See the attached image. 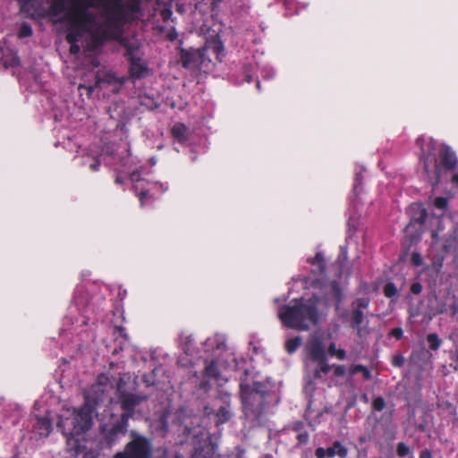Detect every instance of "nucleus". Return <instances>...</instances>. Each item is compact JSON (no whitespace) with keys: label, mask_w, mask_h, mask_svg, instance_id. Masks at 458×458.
<instances>
[{"label":"nucleus","mask_w":458,"mask_h":458,"mask_svg":"<svg viewBox=\"0 0 458 458\" xmlns=\"http://www.w3.org/2000/svg\"><path fill=\"white\" fill-rule=\"evenodd\" d=\"M93 7L94 4L91 3L71 0V6L64 18L68 23V30L81 36L88 34L86 49L90 52H95L109 40L115 39L117 33L123 27L107 25V19L100 23L94 13L89 10Z\"/></svg>","instance_id":"nucleus-1"},{"label":"nucleus","mask_w":458,"mask_h":458,"mask_svg":"<svg viewBox=\"0 0 458 458\" xmlns=\"http://www.w3.org/2000/svg\"><path fill=\"white\" fill-rule=\"evenodd\" d=\"M321 298L313 294L310 298H296L290 304L280 307L278 318L284 327L297 331H308L318 325Z\"/></svg>","instance_id":"nucleus-2"},{"label":"nucleus","mask_w":458,"mask_h":458,"mask_svg":"<svg viewBox=\"0 0 458 458\" xmlns=\"http://www.w3.org/2000/svg\"><path fill=\"white\" fill-rule=\"evenodd\" d=\"M270 392L261 382L240 384V397L244 416L256 425H261L264 420L267 398Z\"/></svg>","instance_id":"nucleus-3"},{"label":"nucleus","mask_w":458,"mask_h":458,"mask_svg":"<svg viewBox=\"0 0 458 458\" xmlns=\"http://www.w3.org/2000/svg\"><path fill=\"white\" fill-rule=\"evenodd\" d=\"M425 141V139L422 137H419L416 140L417 146L421 148L422 155L421 159L423 161V169L427 175L429 176L430 174V166L429 162L430 156L429 153H426L423 149L422 143ZM434 161V174L437 181L439 180L441 175V171H453L456 168L458 160L454 151L446 144H442L438 149L437 158H433Z\"/></svg>","instance_id":"nucleus-4"},{"label":"nucleus","mask_w":458,"mask_h":458,"mask_svg":"<svg viewBox=\"0 0 458 458\" xmlns=\"http://www.w3.org/2000/svg\"><path fill=\"white\" fill-rule=\"evenodd\" d=\"M57 426L62 428L63 434L71 430L73 435H82L92 426V411L86 405L74 410L71 418H60Z\"/></svg>","instance_id":"nucleus-5"},{"label":"nucleus","mask_w":458,"mask_h":458,"mask_svg":"<svg viewBox=\"0 0 458 458\" xmlns=\"http://www.w3.org/2000/svg\"><path fill=\"white\" fill-rule=\"evenodd\" d=\"M131 440L126 444L123 451L117 453L114 458H151L153 454L152 441L150 438L131 431Z\"/></svg>","instance_id":"nucleus-6"},{"label":"nucleus","mask_w":458,"mask_h":458,"mask_svg":"<svg viewBox=\"0 0 458 458\" xmlns=\"http://www.w3.org/2000/svg\"><path fill=\"white\" fill-rule=\"evenodd\" d=\"M370 299L369 297H360L356 299L352 302V310L350 313L349 323L350 327L356 333L357 337L361 338L369 335V330L368 328L369 322L365 323L364 310H367L369 306Z\"/></svg>","instance_id":"nucleus-7"},{"label":"nucleus","mask_w":458,"mask_h":458,"mask_svg":"<svg viewBox=\"0 0 458 458\" xmlns=\"http://www.w3.org/2000/svg\"><path fill=\"white\" fill-rule=\"evenodd\" d=\"M206 52L207 50L204 47L198 49L191 47L186 49L179 47V62L185 69L200 70L207 60Z\"/></svg>","instance_id":"nucleus-8"},{"label":"nucleus","mask_w":458,"mask_h":458,"mask_svg":"<svg viewBox=\"0 0 458 458\" xmlns=\"http://www.w3.org/2000/svg\"><path fill=\"white\" fill-rule=\"evenodd\" d=\"M130 414H122L118 420L111 425H103L101 434L103 441L111 447L119 438L120 435L125 434L128 428Z\"/></svg>","instance_id":"nucleus-9"},{"label":"nucleus","mask_w":458,"mask_h":458,"mask_svg":"<svg viewBox=\"0 0 458 458\" xmlns=\"http://www.w3.org/2000/svg\"><path fill=\"white\" fill-rule=\"evenodd\" d=\"M418 209V216H412L410 223L405 226L404 233L410 237L411 242H416L421 235V227L424 225L428 213L425 208H421L419 206H411L413 209Z\"/></svg>","instance_id":"nucleus-10"},{"label":"nucleus","mask_w":458,"mask_h":458,"mask_svg":"<svg viewBox=\"0 0 458 458\" xmlns=\"http://www.w3.org/2000/svg\"><path fill=\"white\" fill-rule=\"evenodd\" d=\"M20 5V12L28 18H45L47 12L43 5L42 0H17Z\"/></svg>","instance_id":"nucleus-11"},{"label":"nucleus","mask_w":458,"mask_h":458,"mask_svg":"<svg viewBox=\"0 0 458 458\" xmlns=\"http://www.w3.org/2000/svg\"><path fill=\"white\" fill-rule=\"evenodd\" d=\"M124 56L130 62L129 72L131 77L132 79L143 78L148 72V67L140 57L134 56L133 49L131 47L126 49Z\"/></svg>","instance_id":"nucleus-12"},{"label":"nucleus","mask_w":458,"mask_h":458,"mask_svg":"<svg viewBox=\"0 0 458 458\" xmlns=\"http://www.w3.org/2000/svg\"><path fill=\"white\" fill-rule=\"evenodd\" d=\"M145 398H142L137 394L123 392L119 396V402L121 408L125 411L123 414H130V419L132 417L134 409L139 405Z\"/></svg>","instance_id":"nucleus-13"},{"label":"nucleus","mask_w":458,"mask_h":458,"mask_svg":"<svg viewBox=\"0 0 458 458\" xmlns=\"http://www.w3.org/2000/svg\"><path fill=\"white\" fill-rule=\"evenodd\" d=\"M309 354L313 361L323 360L327 357L324 344L319 337H314L310 340L309 344Z\"/></svg>","instance_id":"nucleus-14"},{"label":"nucleus","mask_w":458,"mask_h":458,"mask_svg":"<svg viewBox=\"0 0 458 458\" xmlns=\"http://www.w3.org/2000/svg\"><path fill=\"white\" fill-rule=\"evenodd\" d=\"M63 435L66 437V446L69 453L75 456L82 453L84 446L79 439L81 435H73L71 430H66V434Z\"/></svg>","instance_id":"nucleus-15"},{"label":"nucleus","mask_w":458,"mask_h":458,"mask_svg":"<svg viewBox=\"0 0 458 458\" xmlns=\"http://www.w3.org/2000/svg\"><path fill=\"white\" fill-rule=\"evenodd\" d=\"M49 3V9L47 13L57 16L65 11H69L71 6V0H47Z\"/></svg>","instance_id":"nucleus-16"},{"label":"nucleus","mask_w":458,"mask_h":458,"mask_svg":"<svg viewBox=\"0 0 458 458\" xmlns=\"http://www.w3.org/2000/svg\"><path fill=\"white\" fill-rule=\"evenodd\" d=\"M34 429L39 436L47 437L52 431L51 420L47 417H38Z\"/></svg>","instance_id":"nucleus-17"},{"label":"nucleus","mask_w":458,"mask_h":458,"mask_svg":"<svg viewBox=\"0 0 458 458\" xmlns=\"http://www.w3.org/2000/svg\"><path fill=\"white\" fill-rule=\"evenodd\" d=\"M330 295L335 301V310H338L344 301V293L338 281L334 280L330 283Z\"/></svg>","instance_id":"nucleus-18"},{"label":"nucleus","mask_w":458,"mask_h":458,"mask_svg":"<svg viewBox=\"0 0 458 458\" xmlns=\"http://www.w3.org/2000/svg\"><path fill=\"white\" fill-rule=\"evenodd\" d=\"M327 458H333L338 455L340 458H347L348 449L342 445L338 440H335L333 445L327 448Z\"/></svg>","instance_id":"nucleus-19"},{"label":"nucleus","mask_w":458,"mask_h":458,"mask_svg":"<svg viewBox=\"0 0 458 458\" xmlns=\"http://www.w3.org/2000/svg\"><path fill=\"white\" fill-rule=\"evenodd\" d=\"M171 132L174 140L179 143H184L188 140V128L182 123H175Z\"/></svg>","instance_id":"nucleus-20"},{"label":"nucleus","mask_w":458,"mask_h":458,"mask_svg":"<svg viewBox=\"0 0 458 458\" xmlns=\"http://www.w3.org/2000/svg\"><path fill=\"white\" fill-rule=\"evenodd\" d=\"M83 36L77 34L75 32L70 31L67 30V33L65 36V40L70 44V53L72 55H77L81 51V47L79 46V41Z\"/></svg>","instance_id":"nucleus-21"},{"label":"nucleus","mask_w":458,"mask_h":458,"mask_svg":"<svg viewBox=\"0 0 458 458\" xmlns=\"http://www.w3.org/2000/svg\"><path fill=\"white\" fill-rule=\"evenodd\" d=\"M431 358L432 354L429 351L420 348L418 351H412L410 360L411 362L419 364L420 362L427 363L428 361H430Z\"/></svg>","instance_id":"nucleus-22"},{"label":"nucleus","mask_w":458,"mask_h":458,"mask_svg":"<svg viewBox=\"0 0 458 458\" xmlns=\"http://www.w3.org/2000/svg\"><path fill=\"white\" fill-rule=\"evenodd\" d=\"M315 362H317V368L314 371V377L316 378H321L323 374H327L332 369V366L327 363V357L323 360H317Z\"/></svg>","instance_id":"nucleus-23"},{"label":"nucleus","mask_w":458,"mask_h":458,"mask_svg":"<svg viewBox=\"0 0 458 458\" xmlns=\"http://www.w3.org/2000/svg\"><path fill=\"white\" fill-rule=\"evenodd\" d=\"M430 310L434 315L443 314L447 311V302L445 300L435 296V303H431Z\"/></svg>","instance_id":"nucleus-24"},{"label":"nucleus","mask_w":458,"mask_h":458,"mask_svg":"<svg viewBox=\"0 0 458 458\" xmlns=\"http://www.w3.org/2000/svg\"><path fill=\"white\" fill-rule=\"evenodd\" d=\"M349 373L351 375H355L357 373H362V377L365 380H370L372 377L371 371L362 364L352 365L349 368Z\"/></svg>","instance_id":"nucleus-25"},{"label":"nucleus","mask_w":458,"mask_h":458,"mask_svg":"<svg viewBox=\"0 0 458 458\" xmlns=\"http://www.w3.org/2000/svg\"><path fill=\"white\" fill-rule=\"evenodd\" d=\"M232 417V412L229 405L221 406L216 412L217 424H224L227 422Z\"/></svg>","instance_id":"nucleus-26"},{"label":"nucleus","mask_w":458,"mask_h":458,"mask_svg":"<svg viewBox=\"0 0 458 458\" xmlns=\"http://www.w3.org/2000/svg\"><path fill=\"white\" fill-rule=\"evenodd\" d=\"M204 376L209 378L218 379L220 377V371L216 361L212 360L208 364L204 369Z\"/></svg>","instance_id":"nucleus-27"},{"label":"nucleus","mask_w":458,"mask_h":458,"mask_svg":"<svg viewBox=\"0 0 458 458\" xmlns=\"http://www.w3.org/2000/svg\"><path fill=\"white\" fill-rule=\"evenodd\" d=\"M309 262L313 266H317L320 273H325L326 261L321 252H318L315 257L309 259Z\"/></svg>","instance_id":"nucleus-28"},{"label":"nucleus","mask_w":458,"mask_h":458,"mask_svg":"<svg viewBox=\"0 0 458 458\" xmlns=\"http://www.w3.org/2000/svg\"><path fill=\"white\" fill-rule=\"evenodd\" d=\"M301 338L300 336H295L293 338L288 339L285 342L284 347L289 354H293L301 346Z\"/></svg>","instance_id":"nucleus-29"},{"label":"nucleus","mask_w":458,"mask_h":458,"mask_svg":"<svg viewBox=\"0 0 458 458\" xmlns=\"http://www.w3.org/2000/svg\"><path fill=\"white\" fill-rule=\"evenodd\" d=\"M427 342L428 344L429 349L434 352L437 351L442 344V339H440L438 335L436 333L428 334L427 335Z\"/></svg>","instance_id":"nucleus-30"},{"label":"nucleus","mask_w":458,"mask_h":458,"mask_svg":"<svg viewBox=\"0 0 458 458\" xmlns=\"http://www.w3.org/2000/svg\"><path fill=\"white\" fill-rule=\"evenodd\" d=\"M383 293L386 297L393 298L397 296L398 290L393 282H387L384 286Z\"/></svg>","instance_id":"nucleus-31"},{"label":"nucleus","mask_w":458,"mask_h":458,"mask_svg":"<svg viewBox=\"0 0 458 458\" xmlns=\"http://www.w3.org/2000/svg\"><path fill=\"white\" fill-rule=\"evenodd\" d=\"M32 35V29L28 23H22L18 31V37L24 38Z\"/></svg>","instance_id":"nucleus-32"},{"label":"nucleus","mask_w":458,"mask_h":458,"mask_svg":"<svg viewBox=\"0 0 458 458\" xmlns=\"http://www.w3.org/2000/svg\"><path fill=\"white\" fill-rule=\"evenodd\" d=\"M372 408L376 411H382L386 408V401L382 396L376 397L372 402Z\"/></svg>","instance_id":"nucleus-33"},{"label":"nucleus","mask_w":458,"mask_h":458,"mask_svg":"<svg viewBox=\"0 0 458 458\" xmlns=\"http://www.w3.org/2000/svg\"><path fill=\"white\" fill-rule=\"evenodd\" d=\"M410 447L403 442H400L396 446V454L399 457H405L410 454Z\"/></svg>","instance_id":"nucleus-34"},{"label":"nucleus","mask_w":458,"mask_h":458,"mask_svg":"<svg viewBox=\"0 0 458 458\" xmlns=\"http://www.w3.org/2000/svg\"><path fill=\"white\" fill-rule=\"evenodd\" d=\"M113 335H115V337H122L124 341L128 340V335L125 332V328L122 326H115L114 327Z\"/></svg>","instance_id":"nucleus-35"},{"label":"nucleus","mask_w":458,"mask_h":458,"mask_svg":"<svg viewBox=\"0 0 458 458\" xmlns=\"http://www.w3.org/2000/svg\"><path fill=\"white\" fill-rule=\"evenodd\" d=\"M434 205L437 208L444 210L448 206V199L445 197H437L435 199Z\"/></svg>","instance_id":"nucleus-36"},{"label":"nucleus","mask_w":458,"mask_h":458,"mask_svg":"<svg viewBox=\"0 0 458 458\" xmlns=\"http://www.w3.org/2000/svg\"><path fill=\"white\" fill-rule=\"evenodd\" d=\"M391 364L395 368L403 367L404 364V357L402 354H396L393 356Z\"/></svg>","instance_id":"nucleus-37"},{"label":"nucleus","mask_w":458,"mask_h":458,"mask_svg":"<svg viewBox=\"0 0 458 458\" xmlns=\"http://www.w3.org/2000/svg\"><path fill=\"white\" fill-rule=\"evenodd\" d=\"M389 337H394L396 340H400L403 336V330L402 327L392 328L388 333Z\"/></svg>","instance_id":"nucleus-38"},{"label":"nucleus","mask_w":458,"mask_h":458,"mask_svg":"<svg viewBox=\"0 0 458 458\" xmlns=\"http://www.w3.org/2000/svg\"><path fill=\"white\" fill-rule=\"evenodd\" d=\"M334 376L336 377H344L346 373V369L344 365H333Z\"/></svg>","instance_id":"nucleus-39"},{"label":"nucleus","mask_w":458,"mask_h":458,"mask_svg":"<svg viewBox=\"0 0 458 458\" xmlns=\"http://www.w3.org/2000/svg\"><path fill=\"white\" fill-rule=\"evenodd\" d=\"M296 438L299 445H304L308 443L310 435L307 431H301L297 434Z\"/></svg>","instance_id":"nucleus-40"},{"label":"nucleus","mask_w":458,"mask_h":458,"mask_svg":"<svg viewBox=\"0 0 458 458\" xmlns=\"http://www.w3.org/2000/svg\"><path fill=\"white\" fill-rule=\"evenodd\" d=\"M137 196L139 198L140 207H144L145 200L148 197V190L141 189L140 191H137Z\"/></svg>","instance_id":"nucleus-41"},{"label":"nucleus","mask_w":458,"mask_h":458,"mask_svg":"<svg viewBox=\"0 0 458 458\" xmlns=\"http://www.w3.org/2000/svg\"><path fill=\"white\" fill-rule=\"evenodd\" d=\"M173 12L170 8H164L160 12V16L163 20V21L166 22L172 18Z\"/></svg>","instance_id":"nucleus-42"},{"label":"nucleus","mask_w":458,"mask_h":458,"mask_svg":"<svg viewBox=\"0 0 458 458\" xmlns=\"http://www.w3.org/2000/svg\"><path fill=\"white\" fill-rule=\"evenodd\" d=\"M422 289V284L420 282H414L411 284L410 291L411 293L418 295L421 293Z\"/></svg>","instance_id":"nucleus-43"},{"label":"nucleus","mask_w":458,"mask_h":458,"mask_svg":"<svg viewBox=\"0 0 458 458\" xmlns=\"http://www.w3.org/2000/svg\"><path fill=\"white\" fill-rule=\"evenodd\" d=\"M177 37H178V33L174 27L171 28L166 34V38L169 41H174L177 38Z\"/></svg>","instance_id":"nucleus-44"},{"label":"nucleus","mask_w":458,"mask_h":458,"mask_svg":"<svg viewBox=\"0 0 458 458\" xmlns=\"http://www.w3.org/2000/svg\"><path fill=\"white\" fill-rule=\"evenodd\" d=\"M315 455L317 458H326L327 457V449L323 447H318L315 451Z\"/></svg>","instance_id":"nucleus-45"},{"label":"nucleus","mask_w":458,"mask_h":458,"mask_svg":"<svg viewBox=\"0 0 458 458\" xmlns=\"http://www.w3.org/2000/svg\"><path fill=\"white\" fill-rule=\"evenodd\" d=\"M421 261H422V259L419 253H413L411 255V262L414 266H417V267L420 266Z\"/></svg>","instance_id":"nucleus-46"},{"label":"nucleus","mask_w":458,"mask_h":458,"mask_svg":"<svg viewBox=\"0 0 458 458\" xmlns=\"http://www.w3.org/2000/svg\"><path fill=\"white\" fill-rule=\"evenodd\" d=\"M451 316L454 317L458 312V300L454 299L450 305Z\"/></svg>","instance_id":"nucleus-47"},{"label":"nucleus","mask_w":458,"mask_h":458,"mask_svg":"<svg viewBox=\"0 0 458 458\" xmlns=\"http://www.w3.org/2000/svg\"><path fill=\"white\" fill-rule=\"evenodd\" d=\"M303 428L304 423L302 421H295L292 426L293 430L297 433L301 432Z\"/></svg>","instance_id":"nucleus-48"},{"label":"nucleus","mask_w":458,"mask_h":458,"mask_svg":"<svg viewBox=\"0 0 458 458\" xmlns=\"http://www.w3.org/2000/svg\"><path fill=\"white\" fill-rule=\"evenodd\" d=\"M335 356L337 359H339V360H344V359L346 358V352H345V350H344V349H338V350L335 352Z\"/></svg>","instance_id":"nucleus-49"},{"label":"nucleus","mask_w":458,"mask_h":458,"mask_svg":"<svg viewBox=\"0 0 458 458\" xmlns=\"http://www.w3.org/2000/svg\"><path fill=\"white\" fill-rule=\"evenodd\" d=\"M420 458H433L432 453L428 449H423L420 454Z\"/></svg>","instance_id":"nucleus-50"},{"label":"nucleus","mask_w":458,"mask_h":458,"mask_svg":"<svg viewBox=\"0 0 458 458\" xmlns=\"http://www.w3.org/2000/svg\"><path fill=\"white\" fill-rule=\"evenodd\" d=\"M156 187L158 188V190H160L162 192H165L168 190L167 183L164 182H156Z\"/></svg>","instance_id":"nucleus-51"},{"label":"nucleus","mask_w":458,"mask_h":458,"mask_svg":"<svg viewBox=\"0 0 458 458\" xmlns=\"http://www.w3.org/2000/svg\"><path fill=\"white\" fill-rule=\"evenodd\" d=\"M100 162L98 160H96L92 164H90L89 168L91 171L96 172L99 169Z\"/></svg>","instance_id":"nucleus-52"},{"label":"nucleus","mask_w":458,"mask_h":458,"mask_svg":"<svg viewBox=\"0 0 458 458\" xmlns=\"http://www.w3.org/2000/svg\"><path fill=\"white\" fill-rule=\"evenodd\" d=\"M338 349H336L335 347V344L334 343H332L329 347H328V353L331 355V356H335V352L337 351Z\"/></svg>","instance_id":"nucleus-53"},{"label":"nucleus","mask_w":458,"mask_h":458,"mask_svg":"<svg viewBox=\"0 0 458 458\" xmlns=\"http://www.w3.org/2000/svg\"><path fill=\"white\" fill-rule=\"evenodd\" d=\"M20 64L19 58L17 56H13L12 58L11 63L9 64L10 66H16Z\"/></svg>","instance_id":"nucleus-54"},{"label":"nucleus","mask_w":458,"mask_h":458,"mask_svg":"<svg viewBox=\"0 0 458 458\" xmlns=\"http://www.w3.org/2000/svg\"><path fill=\"white\" fill-rule=\"evenodd\" d=\"M140 174L138 172H133L131 174V181H138L139 180Z\"/></svg>","instance_id":"nucleus-55"},{"label":"nucleus","mask_w":458,"mask_h":458,"mask_svg":"<svg viewBox=\"0 0 458 458\" xmlns=\"http://www.w3.org/2000/svg\"><path fill=\"white\" fill-rule=\"evenodd\" d=\"M452 182L458 187V174H454L452 176Z\"/></svg>","instance_id":"nucleus-56"},{"label":"nucleus","mask_w":458,"mask_h":458,"mask_svg":"<svg viewBox=\"0 0 458 458\" xmlns=\"http://www.w3.org/2000/svg\"><path fill=\"white\" fill-rule=\"evenodd\" d=\"M368 437L366 436H360L359 438H358V441L360 444H364L368 441Z\"/></svg>","instance_id":"nucleus-57"},{"label":"nucleus","mask_w":458,"mask_h":458,"mask_svg":"<svg viewBox=\"0 0 458 458\" xmlns=\"http://www.w3.org/2000/svg\"><path fill=\"white\" fill-rule=\"evenodd\" d=\"M114 182L117 184H123V178L121 176H116Z\"/></svg>","instance_id":"nucleus-58"},{"label":"nucleus","mask_w":458,"mask_h":458,"mask_svg":"<svg viewBox=\"0 0 458 458\" xmlns=\"http://www.w3.org/2000/svg\"><path fill=\"white\" fill-rule=\"evenodd\" d=\"M183 433H184L187 437H189V436H191V430L189 428L185 427Z\"/></svg>","instance_id":"nucleus-59"},{"label":"nucleus","mask_w":458,"mask_h":458,"mask_svg":"<svg viewBox=\"0 0 458 458\" xmlns=\"http://www.w3.org/2000/svg\"><path fill=\"white\" fill-rule=\"evenodd\" d=\"M454 361L456 363V366L454 367V369H458V351L456 352Z\"/></svg>","instance_id":"nucleus-60"},{"label":"nucleus","mask_w":458,"mask_h":458,"mask_svg":"<svg viewBox=\"0 0 458 458\" xmlns=\"http://www.w3.org/2000/svg\"><path fill=\"white\" fill-rule=\"evenodd\" d=\"M215 50H216L217 53H219L220 51H222V50H223V47H222V46H216V47H215Z\"/></svg>","instance_id":"nucleus-61"},{"label":"nucleus","mask_w":458,"mask_h":458,"mask_svg":"<svg viewBox=\"0 0 458 458\" xmlns=\"http://www.w3.org/2000/svg\"><path fill=\"white\" fill-rule=\"evenodd\" d=\"M251 79H252V78H251V76H250V75H249V74H247V75H246V80H247V81H248V82H250V81H251Z\"/></svg>","instance_id":"nucleus-62"},{"label":"nucleus","mask_w":458,"mask_h":458,"mask_svg":"<svg viewBox=\"0 0 458 458\" xmlns=\"http://www.w3.org/2000/svg\"><path fill=\"white\" fill-rule=\"evenodd\" d=\"M356 182H357V183H356L355 187H357V185H358V184H360V183H361V182H360V177H357V178H356Z\"/></svg>","instance_id":"nucleus-63"},{"label":"nucleus","mask_w":458,"mask_h":458,"mask_svg":"<svg viewBox=\"0 0 458 458\" xmlns=\"http://www.w3.org/2000/svg\"><path fill=\"white\" fill-rule=\"evenodd\" d=\"M133 188H134V190L137 191H138V188H139V185H138V184H135V185L133 186Z\"/></svg>","instance_id":"nucleus-64"}]
</instances>
